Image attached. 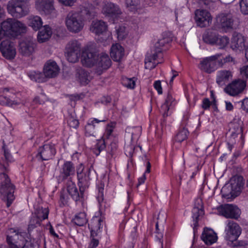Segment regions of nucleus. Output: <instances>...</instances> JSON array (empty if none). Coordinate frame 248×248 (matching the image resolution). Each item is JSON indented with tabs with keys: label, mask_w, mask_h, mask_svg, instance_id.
<instances>
[{
	"label": "nucleus",
	"mask_w": 248,
	"mask_h": 248,
	"mask_svg": "<svg viewBox=\"0 0 248 248\" xmlns=\"http://www.w3.org/2000/svg\"><path fill=\"white\" fill-rule=\"evenodd\" d=\"M29 26L35 31H38L42 26L43 21L41 18L37 16H31L29 19Z\"/></svg>",
	"instance_id": "37"
},
{
	"label": "nucleus",
	"mask_w": 248,
	"mask_h": 248,
	"mask_svg": "<svg viewBox=\"0 0 248 248\" xmlns=\"http://www.w3.org/2000/svg\"><path fill=\"white\" fill-rule=\"evenodd\" d=\"M232 248H247V243L243 241H239L234 245Z\"/></svg>",
	"instance_id": "64"
},
{
	"label": "nucleus",
	"mask_w": 248,
	"mask_h": 248,
	"mask_svg": "<svg viewBox=\"0 0 248 248\" xmlns=\"http://www.w3.org/2000/svg\"><path fill=\"white\" fill-rule=\"evenodd\" d=\"M244 46V39L240 33H234L231 41V47L232 49H242Z\"/></svg>",
	"instance_id": "33"
},
{
	"label": "nucleus",
	"mask_w": 248,
	"mask_h": 248,
	"mask_svg": "<svg viewBox=\"0 0 248 248\" xmlns=\"http://www.w3.org/2000/svg\"><path fill=\"white\" fill-rule=\"evenodd\" d=\"M241 232V228L237 223L232 220L227 221L225 229V239L228 244H232L235 241Z\"/></svg>",
	"instance_id": "7"
},
{
	"label": "nucleus",
	"mask_w": 248,
	"mask_h": 248,
	"mask_svg": "<svg viewBox=\"0 0 248 248\" xmlns=\"http://www.w3.org/2000/svg\"><path fill=\"white\" fill-rule=\"evenodd\" d=\"M117 38L119 40H123L127 35L126 29L124 26H119L116 29Z\"/></svg>",
	"instance_id": "48"
},
{
	"label": "nucleus",
	"mask_w": 248,
	"mask_h": 248,
	"mask_svg": "<svg viewBox=\"0 0 248 248\" xmlns=\"http://www.w3.org/2000/svg\"><path fill=\"white\" fill-rule=\"evenodd\" d=\"M176 104L175 99L170 93H168L164 103L161 106V109L163 112V115L168 116L169 110Z\"/></svg>",
	"instance_id": "30"
},
{
	"label": "nucleus",
	"mask_w": 248,
	"mask_h": 248,
	"mask_svg": "<svg viewBox=\"0 0 248 248\" xmlns=\"http://www.w3.org/2000/svg\"><path fill=\"white\" fill-rule=\"evenodd\" d=\"M221 57L217 60L218 65L219 67H222L226 63L231 62H234V59L230 55L226 56L225 58L222 59L220 58Z\"/></svg>",
	"instance_id": "51"
},
{
	"label": "nucleus",
	"mask_w": 248,
	"mask_h": 248,
	"mask_svg": "<svg viewBox=\"0 0 248 248\" xmlns=\"http://www.w3.org/2000/svg\"><path fill=\"white\" fill-rule=\"evenodd\" d=\"M14 187L8 176L5 173H0V198L6 201L9 207L15 200Z\"/></svg>",
	"instance_id": "3"
},
{
	"label": "nucleus",
	"mask_w": 248,
	"mask_h": 248,
	"mask_svg": "<svg viewBox=\"0 0 248 248\" xmlns=\"http://www.w3.org/2000/svg\"><path fill=\"white\" fill-rule=\"evenodd\" d=\"M97 57L96 52H93L88 48L85 49L81 56V61L85 66L91 67L95 64Z\"/></svg>",
	"instance_id": "17"
},
{
	"label": "nucleus",
	"mask_w": 248,
	"mask_h": 248,
	"mask_svg": "<svg viewBox=\"0 0 248 248\" xmlns=\"http://www.w3.org/2000/svg\"><path fill=\"white\" fill-rule=\"evenodd\" d=\"M102 13L107 17L115 20L122 14L117 4L110 1L106 2L102 8Z\"/></svg>",
	"instance_id": "13"
},
{
	"label": "nucleus",
	"mask_w": 248,
	"mask_h": 248,
	"mask_svg": "<svg viewBox=\"0 0 248 248\" xmlns=\"http://www.w3.org/2000/svg\"><path fill=\"white\" fill-rule=\"evenodd\" d=\"M49 210L47 208H41L37 210L35 213V217L41 221L47 218Z\"/></svg>",
	"instance_id": "45"
},
{
	"label": "nucleus",
	"mask_w": 248,
	"mask_h": 248,
	"mask_svg": "<svg viewBox=\"0 0 248 248\" xmlns=\"http://www.w3.org/2000/svg\"><path fill=\"white\" fill-rule=\"evenodd\" d=\"M28 75L31 80L36 82H44L47 80L44 72L42 73L38 71H32L29 72Z\"/></svg>",
	"instance_id": "35"
},
{
	"label": "nucleus",
	"mask_w": 248,
	"mask_h": 248,
	"mask_svg": "<svg viewBox=\"0 0 248 248\" xmlns=\"http://www.w3.org/2000/svg\"><path fill=\"white\" fill-rule=\"evenodd\" d=\"M124 152L126 156L132 157L134 152V146L132 144L127 145L124 147Z\"/></svg>",
	"instance_id": "57"
},
{
	"label": "nucleus",
	"mask_w": 248,
	"mask_h": 248,
	"mask_svg": "<svg viewBox=\"0 0 248 248\" xmlns=\"http://www.w3.org/2000/svg\"><path fill=\"white\" fill-rule=\"evenodd\" d=\"M110 56L112 59L116 62L120 61L124 55V50L119 44H113L110 49Z\"/></svg>",
	"instance_id": "27"
},
{
	"label": "nucleus",
	"mask_w": 248,
	"mask_h": 248,
	"mask_svg": "<svg viewBox=\"0 0 248 248\" xmlns=\"http://www.w3.org/2000/svg\"><path fill=\"white\" fill-rule=\"evenodd\" d=\"M232 72L230 70H221L217 71L216 82L219 86H223L232 78Z\"/></svg>",
	"instance_id": "23"
},
{
	"label": "nucleus",
	"mask_w": 248,
	"mask_h": 248,
	"mask_svg": "<svg viewBox=\"0 0 248 248\" xmlns=\"http://www.w3.org/2000/svg\"><path fill=\"white\" fill-rule=\"evenodd\" d=\"M73 221L79 226H83L85 225L88 222L85 212H81L77 214L73 219Z\"/></svg>",
	"instance_id": "36"
},
{
	"label": "nucleus",
	"mask_w": 248,
	"mask_h": 248,
	"mask_svg": "<svg viewBox=\"0 0 248 248\" xmlns=\"http://www.w3.org/2000/svg\"><path fill=\"white\" fill-rule=\"evenodd\" d=\"M107 29V24L101 20L93 21L90 29V31L96 35L103 34Z\"/></svg>",
	"instance_id": "25"
},
{
	"label": "nucleus",
	"mask_w": 248,
	"mask_h": 248,
	"mask_svg": "<svg viewBox=\"0 0 248 248\" xmlns=\"http://www.w3.org/2000/svg\"><path fill=\"white\" fill-rule=\"evenodd\" d=\"M36 45L35 41L31 39H26L19 44V53L25 56H30L34 52Z\"/></svg>",
	"instance_id": "15"
},
{
	"label": "nucleus",
	"mask_w": 248,
	"mask_h": 248,
	"mask_svg": "<svg viewBox=\"0 0 248 248\" xmlns=\"http://www.w3.org/2000/svg\"><path fill=\"white\" fill-rule=\"evenodd\" d=\"M91 77L89 73L84 70L81 69L78 72V80L82 85H86L90 81Z\"/></svg>",
	"instance_id": "39"
},
{
	"label": "nucleus",
	"mask_w": 248,
	"mask_h": 248,
	"mask_svg": "<svg viewBox=\"0 0 248 248\" xmlns=\"http://www.w3.org/2000/svg\"><path fill=\"white\" fill-rule=\"evenodd\" d=\"M0 51L5 58L13 60L16 54V45L9 40H4L0 44Z\"/></svg>",
	"instance_id": "12"
},
{
	"label": "nucleus",
	"mask_w": 248,
	"mask_h": 248,
	"mask_svg": "<svg viewBox=\"0 0 248 248\" xmlns=\"http://www.w3.org/2000/svg\"><path fill=\"white\" fill-rule=\"evenodd\" d=\"M232 196H237L241 192L244 185L243 178L241 176H234L231 179Z\"/></svg>",
	"instance_id": "22"
},
{
	"label": "nucleus",
	"mask_w": 248,
	"mask_h": 248,
	"mask_svg": "<svg viewBox=\"0 0 248 248\" xmlns=\"http://www.w3.org/2000/svg\"><path fill=\"white\" fill-rule=\"evenodd\" d=\"M217 34L212 31H208L202 35V40L206 44L210 45H215Z\"/></svg>",
	"instance_id": "38"
},
{
	"label": "nucleus",
	"mask_w": 248,
	"mask_h": 248,
	"mask_svg": "<svg viewBox=\"0 0 248 248\" xmlns=\"http://www.w3.org/2000/svg\"><path fill=\"white\" fill-rule=\"evenodd\" d=\"M75 173L76 169L74 163L72 161L65 160L60 169L58 181L59 183H62L74 176Z\"/></svg>",
	"instance_id": "10"
},
{
	"label": "nucleus",
	"mask_w": 248,
	"mask_h": 248,
	"mask_svg": "<svg viewBox=\"0 0 248 248\" xmlns=\"http://www.w3.org/2000/svg\"><path fill=\"white\" fill-rule=\"evenodd\" d=\"M95 64L98 67L97 72L100 75L103 70H106L110 66L111 61L108 54L102 53L97 58Z\"/></svg>",
	"instance_id": "21"
},
{
	"label": "nucleus",
	"mask_w": 248,
	"mask_h": 248,
	"mask_svg": "<svg viewBox=\"0 0 248 248\" xmlns=\"http://www.w3.org/2000/svg\"><path fill=\"white\" fill-rule=\"evenodd\" d=\"M240 73L242 77L248 78V65H244L240 69Z\"/></svg>",
	"instance_id": "62"
},
{
	"label": "nucleus",
	"mask_w": 248,
	"mask_h": 248,
	"mask_svg": "<svg viewBox=\"0 0 248 248\" xmlns=\"http://www.w3.org/2000/svg\"><path fill=\"white\" fill-rule=\"evenodd\" d=\"M5 101L7 105L11 107L18 105L20 104L19 101L12 100L6 97L0 96V104H2V103L1 102H4Z\"/></svg>",
	"instance_id": "54"
},
{
	"label": "nucleus",
	"mask_w": 248,
	"mask_h": 248,
	"mask_svg": "<svg viewBox=\"0 0 248 248\" xmlns=\"http://www.w3.org/2000/svg\"><path fill=\"white\" fill-rule=\"evenodd\" d=\"M171 41L169 37H163L158 39L157 42L155 44L154 50L153 52L156 53L162 57V51L164 50L163 47Z\"/></svg>",
	"instance_id": "32"
},
{
	"label": "nucleus",
	"mask_w": 248,
	"mask_h": 248,
	"mask_svg": "<svg viewBox=\"0 0 248 248\" xmlns=\"http://www.w3.org/2000/svg\"><path fill=\"white\" fill-rule=\"evenodd\" d=\"M201 239L207 245H211L217 241V236L212 229L205 228L202 234Z\"/></svg>",
	"instance_id": "24"
},
{
	"label": "nucleus",
	"mask_w": 248,
	"mask_h": 248,
	"mask_svg": "<svg viewBox=\"0 0 248 248\" xmlns=\"http://www.w3.org/2000/svg\"><path fill=\"white\" fill-rule=\"evenodd\" d=\"M103 220L99 217H93L89 224L91 242L88 248H96L101 238Z\"/></svg>",
	"instance_id": "4"
},
{
	"label": "nucleus",
	"mask_w": 248,
	"mask_h": 248,
	"mask_svg": "<svg viewBox=\"0 0 248 248\" xmlns=\"http://www.w3.org/2000/svg\"><path fill=\"white\" fill-rule=\"evenodd\" d=\"M7 233L8 248H21L27 239H29L28 233L19 229L10 228Z\"/></svg>",
	"instance_id": "2"
},
{
	"label": "nucleus",
	"mask_w": 248,
	"mask_h": 248,
	"mask_svg": "<svg viewBox=\"0 0 248 248\" xmlns=\"http://www.w3.org/2000/svg\"><path fill=\"white\" fill-rule=\"evenodd\" d=\"M66 54L67 60L70 62L75 63L78 61L81 52L66 50Z\"/></svg>",
	"instance_id": "42"
},
{
	"label": "nucleus",
	"mask_w": 248,
	"mask_h": 248,
	"mask_svg": "<svg viewBox=\"0 0 248 248\" xmlns=\"http://www.w3.org/2000/svg\"><path fill=\"white\" fill-rule=\"evenodd\" d=\"M59 67L56 62L49 60L45 63L43 72L47 79L56 77L59 74Z\"/></svg>",
	"instance_id": "19"
},
{
	"label": "nucleus",
	"mask_w": 248,
	"mask_h": 248,
	"mask_svg": "<svg viewBox=\"0 0 248 248\" xmlns=\"http://www.w3.org/2000/svg\"><path fill=\"white\" fill-rule=\"evenodd\" d=\"M113 126L111 124H108L107 125L106 129V131L104 134V137L108 139L110 136L111 135L113 131Z\"/></svg>",
	"instance_id": "58"
},
{
	"label": "nucleus",
	"mask_w": 248,
	"mask_h": 248,
	"mask_svg": "<svg viewBox=\"0 0 248 248\" xmlns=\"http://www.w3.org/2000/svg\"><path fill=\"white\" fill-rule=\"evenodd\" d=\"M65 23L67 30L74 33L81 31L84 26L83 18L76 12L69 13L65 18Z\"/></svg>",
	"instance_id": "6"
},
{
	"label": "nucleus",
	"mask_w": 248,
	"mask_h": 248,
	"mask_svg": "<svg viewBox=\"0 0 248 248\" xmlns=\"http://www.w3.org/2000/svg\"><path fill=\"white\" fill-rule=\"evenodd\" d=\"M246 85L247 82L244 79H234L225 87L224 91L230 96H236L243 92Z\"/></svg>",
	"instance_id": "9"
},
{
	"label": "nucleus",
	"mask_w": 248,
	"mask_h": 248,
	"mask_svg": "<svg viewBox=\"0 0 248 248\" xmlns=\"http://www.w3.org/2000/svg\"><path fill=\"white\" fill-rule=\"evenodd\" d=\"M52 31L48 25H45L43 29L38 33L37 39L40 43H43L47 40L51 36Z\"/></svg>",
	"instance_id": "34"
},
{
	"label": "nucleus",
	"mask_w": 248,
	"mask_h": 248,
	"mask_svg": "<svg viewBox=\"0 0 248 248\" xmlns=\"http://www.w3.org/2000/svg\"><path fill=\"white\" fill-rule=\"evenodd\" d=\"M56 154L55 144L48 142L39 147L37 156H39L42 161H47L52 159Z\"/></svg>",
	"instance_id": "11"
},
{
	"label": "nucleus",
	"mask_w": 248,
	"mask_h": 248,
	"mask_svg": "<svg viewBox=\"0 0 248 248\" xmlns=\"http://www.w3.org/2000/svg\"><path fill=\"white\" fill-rule=\"evenodd\" d=\"M1 31L9 37H16L27 31V27L22 22L14 18H7L0 25Z\"/></svg>",
	"instance_id": "1"
},
{
	"label": "nucleus",
	"mask_w": 248,
	"mask_h": 248,
	"mask_svg": "<svg viewBox=\"0 0 248 248\" xmlns=\"http://www.w3.org/2000/svg\"><path fill=\"white\" fill-rule=\"evenodd\" d=\"M81 44L77 40H72L67 45L66 50L81 52Z\"/></svg>",
	"instance_id": "41"
},
{
	"label": "nucleus",
	"mask_w": 248,
	"mask_h": 248,
	"mask_svg": "<svg viewBox=\"0 0 248 248\" xmlns=\"http://www.w3.org/2000/svg\"><path fill=\"white\" fill-rule=\"evenodd\" d=\"M126 7L128 11L134 13H139L142 9L140 0H125Z\"/></svg>",
	"instance_id": "31"
},
{
	"label": "nucleus",
	"mask_w": 248,
	"mask_h": 248,
	"mask_svg": "<svg viewBox=\"0 0 248 248\" xmlns=\"http://www.w3.org/2000/svg\"><path fill=\"white\" fill-rule=\"evenodd\" d=\"M41 222V221L35 216L32 217L28 225V231H30L33 229L37 225H40Z\"/></svg>",
	"instance_id": "50"
},
{
	"label": "nucleus",
	"mask_w": 248,
	"mask_h": 248,
	"mask_svg": "<svg viewBox=\"0 0 248 248\" xmlns=\"http://www.w3.org/2000/svg\"><path fill=\"white\" fill-rule=\"evenodd\" d=\"M29 240V239H27L23 247L21 248H39V246L37 244H33Z\"/></svg>",
	"instance_id": "61"
},
{
	"label": "nucleus",
	"mask_w": 248,
	"mask_h": 248,
	"mask_svg": "<svg viewBox=\"0 0 248 248\" xmlns=\"http://www.w3.org/2000/svg\"><path fill=\"white\" fill-rule=\"evenodd\" d=\"M222 56L221 53L203 58L200 63L199 68L207 73H211L219 67L217 60Z\"/></svg>",
	"instance_id": "8"
},
{
	"label": "nucleus",
	"mask_w": 248,
	"mask_h": 248,
	"mask_svg": "<svg viewBox=\"0 0 248 248\" xmlns=\"http://www.w3.org/2000/svg\"><path fill=\"white\" fill-rule=\"evenodd\" d=\"M77 178L78 181V185L80 187L82 186V184L86 183L89 179V175L87 174L86 172L81 173L79 174H77Z\"/></svg>",
	"instance_id": "53"
},
{
	"label": "nucleus",
	"mask_w": 248,
	"mask_h": 248,
	"mask_svg": "<svg viewBox=\"0 0 248 248\" xmlns=\"http://www.w3.org/2000/svg\"><path fill=\"white\" fill-rule=\"evenodd\" d=\"M159 58H161L160 56L154 52L152 54H147L144 60L145 68L149 70L155 68L158 63L161 62L157 61Z\"/></svg>",
	"instance_id": "26"
},
{
	"label": "nucleus",
	"mask_w": 248,
	"mask_h": 248,
	"mask_svg": "<svg viewBox=\"0 0 248 248\" xmlns=\"http://www.w3.org/2000/svg\"><path fill=\"white\" fill-rule=\"evenodd\" d=\"M103 188H100L98 189V195L96 197L97 200L100 207H102L104 202Z\"/></svg>",
	"instance_id": "56"
},
{
	"label": "nucleus",
	"mask_w": 248,
	"mask_h": 248,
	"mask_svg": "<svg viewBox=\"0 0 248 248\" xmlns=\"http://www.w3.org/2000/svg\"><path fill=\"white\" fill-rule=\"evenodd\" d=\"M58 1L64 6H72L77 0H58Z\"/></svg>",
	"instance_id": "60"
},
{
	"label": "nucleus",
	"mask_w": 248,
	"mask_h": 248,
	"mask_svg": "<svg viewBox=\"0 0 248 248\" xmlns=\"http://www.w3.org/2000/svg\"><path fill=\"white\" fill-rule=\"evenodd\" d=\"M104 120H99L96 118H91L89 119L84 128V134L86 137H94L95 131V124H98L101 122H104Z\"/></svg>",
	"instance_id": "29"
},
{
	"label": "nucleus",
	"mask_w": 248,
	"mask_h": 248,
	"mask_svg": "<svg viewBox=\"0 0 248 248\" xmlns=\"http://www.w3.org/2000/svg\"><path fill=\"white\" fill-rule=\"evenodd\" d=\"M2 150L3 152V155L5 157V160L7 162H13L14 161V158L11 154L9 146L5 143L4 140L3 141Z\"/></svg>",
	"instance_id": "46"
},
{
	"label": "nucleus",
	"mask_w": 248,
	"mask_h": 248,
	"mask_svg": "<svg viewBox=\"0 0 248 248\" xmlns=\"http://www.w3.org/2000/svg\"><path fill=\"white\" fill-rule=\"evenodd\" d=\"M8 13L14 17L20 18L29 12L28 0H10L7 5Z\"/></svg>",
	"instance_id": "5"
},
{
	"label": "nucleus",
	"mask_w": 248,
	"mask_h": 248,
	"mask_svg": "<svg viewBox=\"0 0 248 248\" xmlns=\"http://www.w3.org/2000/svg\"><path fill=\"white\" fill-rule=\"evenodd\" d=\"M154 87L159 94H161L162 93V88L161 84V81L160 80L155 81L154 83Z\"/></svg>",
	"instance_id": "59"
},
{
	"label": "nucleus",
	"mask_w": 248,
	"mask_h": 248,
	"mask_svg": "<svg viewBox=\"0 0 248 248\" xmlns=\"http://www.w3.org/2000/svg\"><path fill=\"white\" fill-rule=\"evenodd\" d=\"M123 85L129 89H134L135 87V80L134 78H124L122 80Z\"/></svg>",
	"instance_id": "49"
},
{
	"label": "nucleus",
	"mask_w": 248,
	"mask_h": 248,
	"mask_svg": "<svg viewBox=\"0 0 248 248\" xmlns=\"http://www.w3.org/2000/svg\"><path fill=\"white\" fill-rule=\"evenodd\" d=\"M67 123L70 127L77 128L79 125V122L78 119L73 116H70L67 119Z\"/></svg>",
	"instance_id": "55"
},
{
	"label": "nucleus",
	"mask_w": 248,
	"mask_h": 248,
	"mask_svg": "<svg viewBox=\"0 0 248 248\" xmlns=\"http://www.w3.org/2000/svg\"><path fill=\"white\" fill-rule=\"evenodd\" d=\"M35 8L40 12L50 14L55 10L53 0H36Z\"/></svg>",
	"instance_id": "20"
},
{
	"label": "nucleus",
	"mask_w": 248,
	"mask_h": 248,
	"mask_svg": "<svg viewBox=\"0 0 248 248\" xmlns=\"http://www.w3.org/2000/svg\"><path fill=\"white\" fill-rule=\"evenodd\" d=\"M211 105V103L208 98H204L202 100V108L204 109H208Z\"/></svg>",
	"instance_id": "63"
},
{
	"label": "nucleus",
	"mask_w": 248,
	"mask_h": 248,
	"mask_svg": "<svg viewBox=\"0 0 248 248\" xmlns=\"http://www.w3.org/2000/svg\"><path fill=\"white\" fill-rule=\"evenodd\" d=\"M195 20L198 26L202 28L209 25L212 18L208 11L204 10H197L195 11Z\"/></svg>",
	"instance_id": "16"
},
{
	"label": "nucleus",
	"mask_w": 248,
	"mask_h": 248,
	"mask_svg": "<svg viewBox=\"0 0 248 248\" xmlns=\"http://www.w3.org/2000/svg\"><path fill=\"white\" fill-rule=\"evenodd\" d=\"M81 12L89 17L94 16L95 15V7L91 3H85L81 9Z\"/></svg>",
	"instance_id": "40"
},
{
	"label": "nucleus",
	"mask_w": 248,
	"mask_h": 248,
	"mask_svg": "<svg viewBox=\"0 0 248 248\" xmlns=\"http://www.w3.org/2000/svg\"><path fill=\"white\" fill-rule=\"evenodd\" d=\"M239 4L241 12L244 15H248V0H240Z\"/></svg>",
	"instance_id": "52"
},
{
	"label": "nucleus",
	"mask_w": 248,
	"mask_h": 248,
	"mask_svg": "<svg viewBox=\"0 0 248 248\" xmlns=\"http://www.w3.org/2000/svg\"><path fill=\"white\" fill-rule=\"evenodd\" d=\"M217 21L220 27L226 31L232 28L234 20L231 14L222 13L217 17Z\"/></svg>",
	"instance_id": "18"
},
{
	"label": "nucleus",
	"mask_w": 248,
	"mask_h": 248,
	"mask_svg": "<svg viewBox=\"0 0 248 248\" xmlns=\"http://www.w3.org/2000/svg\"><path fill=\"white\" fill-rule=\"evenodd\" d=\"M189 132L187 129L183 128L179 130L175 137V141L181 143L187 138Z\"/></svg>",
	"instance_id": "43"
},
{
	"label": "nucleus",
	"mask_w": 248,
	"mask_h": 248,
	"mask_svg": "<svg viewBox=\"0 0 248 248\" xmlns=\"http://www.w3.org/2000/svg\"><path fill=\"white\" fill-rule=\"evenodd\" d=\"M106 148V144L104 140L101 139L97 141L93 149V152L96 156H98L101 151Z\"/></svg>",
	"instance_id": "44"
},
{
	"label": "nucleus",
	"mask_w": 248,
	"mask_h": 248,
	"mask_svg": "<svg viewBox=\"0 0 248 248\" xmlns=\"http://www.w3.org/2000/svg\"><path fill=\"white\" fill-rule=\"evenodd\" d=\"M229 42V39L226 36H220L217 35L215 45L220 48H223L227 46Z\"/></svg>",
	"instance_id": "47"
},
{
	"label": "nucleus",
	"mask_w": 248,
	"mask_h": 248,
	"mask_svg": "<svg viewBox=\"0 0 248 248\" xmlns=\"http://www.w3.org/2000/svg\"><path fill=\"white\" fill-rule=\"evenodd\" d=\"M218 211L222 216L227 218L237 219L240 214V210L235 205L226 204L220 207Z\"/></svg>",
	"instance_id": "14"
},
{
	"label": "nucleus",
	"mask_w": 248,
	"mask_h": 248,
	"mask_svg": "<svg viewBox=\"0 0 248 248\" xmlns=\"http://www.w3.org/2000/svg\"><path fill=\"white\" fill-rule=\"evenodd\" d=\"M67 190L69 194L75 202H78L79 201L81 202L82 204L83 203V193L80 189V194L79 193L75 183L72 182H70L67 186Z\"/></svg>",
	"instance_id": "28"
}]
</instances>
